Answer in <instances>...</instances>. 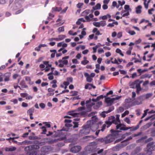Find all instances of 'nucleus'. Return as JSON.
<instances>
[{
    "label": "nucleus",
    "mask_w": 155,
    "mask_h": 155,
    "mask_svg": "<svg viewBox=\"0 0 155 155\" xmlns=\"http://www.w3.org/2000/svg\"><path fill=\"white\" fill-rule=\"evenodd\" d=\"M89 61L87 60H84L81 61V64L83 65H85L88 63Z\"/></svg>",
    "instance_id": "nucleus-44"
},
{
    "label": "nucleus",
    "mask_w": 155,
    "mask_h": 155,
    "mask_svg": "<svg viewBox=\"0 0 155 155\" xmlns=\"http://www.w3.org/2000/svg\"><path fill=\"white\" fill-rule=\"evenodd\" d=\"M64 27L62 26L61 27H60L58 29V31L60 33L61 32L64 31Z\"/></svg>",
    "instance_id": "nucleus-38"
},
{
    "label": "nucleus",
    "mask_w": 155,
    "mask_h": 155,
    "mask_svg": "<svg viewBox=\"0 0 155 155\" xmlns=\"http://www.w3.org/2000/svg\"><path fill=\"white\" fill-rule=\"evenodd\" d=\"M142 8L141 5H138L136 8V12L137 14H140L141 12V9Z\"/></svg>",
    "instance_id": "nucleus-23"
},
{
    "label": "nucleus",
    "mask_w": 155,
    "mask_h": 155,
    "mask_svg": "<svg viewBox=\"0 0 155 155\" xmlns=\"http://www.w3.org/2000/svg\"><path fill=\"white\" fill-rule=\"evenodd\" d=\"M137 77V73L136 72H134L132 74L131 77L133 79Z\"/></svg>",
    "instance_id": "nucleus-61"
},
{
    "label": "nucleus",
    "mask_w": 155,
    "mask_h": 155,
    "mask_svg": "<svg viewBox=\"0 0 155 155\" xmlns=\"http://www.w3.org/2000/svg\"><path fill=\"white\" fill-rule=\"evenodd\" d=\"M108 113H107V111H104L101 112V117L104 118L106 117V114H107Z\"/></svg>",
    "instance_id": "nucleus-42"
},
{
    "label": "nucleus",
    "mask_w": 155,
    "mask_h": 155,
    "mask_svg": "<svg viewBox=\"0 0 155 155\" xmlns=\"http://www.w3.org/2000/svg\"><path fill=\"white\" fill-rule=\"evenodd\" d=\"M151 125V123H148L147 124L145 125L142 126L141 127V129L143 130H145L147 128H149Z\"/></svg>",
    "instance_id": "nucleus-21"
},
{
    "label": "nucleus",
    "mask_w": 155,
    "mask_h": 155,
    "mask_svg": "<svg viewBox=\"0 0 155 155\" xmlns=\"http://www.w3.org/2000/svg\"><path fill=\"white\" fill-rule=\"evenodd\" d=\"M147 70H142L141 69H138L137 70V71L140 74V75L142 73L146 71Z\"/></svg>",
    "instance_id": "nucleus-43"
},
{
    "label": "nucleus",
    "mask_w": 155,
    "mask_h": 155,
    "mask_svg": "<svg viewBox=\"0 0 155 155\" xmlns=\"http://www.w3.org/2000/svg\"><path fill=\"white\" fill-rule=\"evenodd\" d=\"M94 26L96 27H100V22H94L93 23Z\"/></svg>",
    "instance_id": "nucleus-37"
},
{
    "label": "nucleus",
    "mask_w": 155,
    "mask_h": 155,
    "mask_svg": "<svg viewBox=\"0 0 155 155\" xmlns=\"http://www.w3.org/2000/svg\"><path fill=\"white\" fill-rule=\"evenodd\" d=\"M132 101V99L130 98H129L128 99H126L125 100V102L126 103V104H127L128 105V104H127L131 102Z\"/></svg>",
    "instance_id": "nucleus-40"
},
{
    "label": "nucleus",
    "mask_w": 155,
    "mask_h": 155,
    "mask_svg": "<svg viewBox=\"0 0 155 155\" xmlns=\"http://www.w3.org/2000/svg\"><path fill=\"white\" fill-rule=\"evenodd\" d=\"M114 98L107 97L105 99V101L108 104H111L113 103L114 101Z\"/></svg>",
    "instance_id": "nucleus-16"
},
{
    "label": "nucleus",
    "mask_w": 155,
    "mask_h": 155,
    "mask_svg": "<svg viewBox=\"0 0 155 155\" xmlns=\"http://www.w3.org/2000/svg\"><path fill=\"white\" fill-rule=\"evenodd\" d=\"M116 52L119 54L121 56H123L124 54L122 53L121 51L119 48H117L116 50Z\"/></svg>",
    "instance_id": "nucleus-36"
},
{
    "label": "nucleus",
    "mask_w": 155,
    "mask_h": 155,
    "mask_svg": "<svg viewBox=\"0 0 155 155\" xmlns=\"http://www.w3.org/2000/svg\"><path fill=\"white\" fill-rule=\"evenodd\" d=\"M95 113L94 112H91L88 115V116L90 117L92 116V120L94 122H96L97 120V118L96 116H94Z\"/></svg>",
    "instance_id": "nucleus-12"
},
{
    "label": "nucleus",
    "mask_w": 155,
    "mask_h": 155,
    "mask_svg": "<svg viewBox=\"0 0 155 155\" xmlns=\"http://www.w3.org/2000/svg\"><path fill=\"white\" fill-rule=\"evenodd\" d=\"M81 149V147L80 146H74L71 147L70 149V151L75 153L79 152Z\"/></svg>",
    "instance_id": "nucleus-8"
},
{
    "label": "nucleus",
    "mask_w": 155,
    "mask_h": 155,
    "mask_svg": "<svg viewBox=\"0 0 155 155\" xmlns=\"http://www.w3.org/2000/svg\"><path fill=\"white\" fill-rule=\"evenodd\" d=\"M67 132H63L62 130L60 132V137L57 140H62L66 139Z\"/></svg>",
    "instance_id": "nucleus-9"
},
{
    "label": "nucleus",
    "mask_w": 155,
    "mask_h": 155,
    "mask_svg": "<svg viewBox=\"0 0 155 155\" xmlns=\"http://www.w3.org/2000/svg\"><path fill=\"white\" fill-rule=\"evenodd\" d=\"M84 109H85V107H80L78 108L77 110L78 111H81L84 110Z\"/></svg>",
    "instance_id": "nucleus-62"
},
{
    "label": "nucleus",
    "mask_w": 155,
    "mask_h": 155,
    "mask_svg": "<svg viewBox=\"0 0 155 155\" xmlns=\"http://www.w3.org/2000/svg\"><path fill=\"white\" fill-rule=\"evenodd\" d=\"M96 141L98 142H100L101 143H105V137L104 138H99L96 139Z\"/></svg>",
    "instance_id": "nucleus-32"
},
{
    "label": "nucleus",
    "mask_w": 155,
    "mask_h": 155,
    "mask_svg": "<svg viewBox=\"0 0 155 155\" xmlns=\"http://www.w3.org/2000/svg\"><path fill=\"white\" fill-rule=\"evenodd\" d=\"M147 138V136H145L139 139V140L136 141V143H141L143 144L145 143L144 139H146Z\"/></svg>",
    "instance_id": "nucleus-13"
},
{
    "label": "nucleus",
    "mask_w": 155,
    "mask_h": 155,
    "mask_svg": "<svg viewBox=\"0 0 155 155\" xmlns=\"http://www.w3.org/2000/svg\"><path fill=\"white\" fill-rule=\"evenodd\" d=\"M154 143V142H152L147 144V148L145 150L147 152V154L149 153V154H152V152L155 150Z\"/></svg>",
    "instance_id": "nucleus-2"
},
{
    "label": "nucleus",
    "mask_w": 155,
    "mask_h": 155,
    "mask_svg": "<svg viewBox=\"0 0 155 155\" xmlns=\"http://www.w3.org/2000/svg\"><path fill=\"white\" fill-rule=\"evenodd\" d=\"M148 110H149L148 109H147L144 111V113L143 114V116L141 117V119H143V118L147 115V111Z\"/></svg>",
    "instance_id": "nucleus-50"
},
{
    "label": "nucleus",
    "mask_w": 155,
    "mask_h": 155,
    "mask_svg": "<svg viewBox=\"0 0 155 155\" xmlns=\"http://www.w3.org/2000/svg\"><path fill=\"white\" fill-rule=\"evenodd\" d=\"M118 25V22L117 21H115V22H113L112 23L109 24L107 25V27H113L114 26V25Z\"/></svg>",
    "instance_id": "nucleus-30"
},
{
    "label": "nucleus",
    "mask_w": 155,
    "mask_h": 155,
    "mask_svg": "<svg viewBox=\"0 0 155 155\" xmlns=\"http://www.w3.org/2000/svg\"><path fill=\"white\" fill-rule=\"evenodd\" d=\"M78 114H79L81 116H83L84 117H85L87 116V112L84 111H82L78 114L76 113L73 114V115L74 116H77Z\"/></svg>",
    "instance_id": "nucleus-18"
},
{
    "label": "nucleus",
    "mask_w": 155,
    "mask_h": 155,
    "mask_svg": "<svg viewBox=\"0 0 155 155\" xmlns=\"http://www.w3.org/2000/svg\"><path fill=\"white\" fill-rule=\"evenodd\" d=\"M99 22L100 23V26L104 27L106 25V22L105 21H102Z\"/></svg>",
    "instance_id": "nucleus-39"
},
{
    "label": "nucleus",
    "mask_w": 155,
    "mask_h": 155,
    "mask_svg": "<svg viewBox=\"0 0 155 155\" xmlns=\"http://www.w3.org/2000/svg\"><path fill=\"white\" fill-rule=\"evenodd\" d=\"M114 107L113 106H111L110 107L108 110L107 111V113H109L111 112V111H113L114 110Z\"/></svg>",
    "instance_id": "nucleus-49"
},
{
    "label": "nucleus",
    "mask_w": 155,
    "mask_h": 155,
    "mask_svg": "<svg viewBox=\"0 0 155 155\" xmlns=\"http://www.w3.org/2000/svg\"><path fill=\"white\" fill-rule=\"evenodd\" d=\"M20 84L21 86V88H24L28 87V86L26 85L25 82L24 80L22 81L20 83Z\"/></svg>",
    "instance_id": "nucleus-22"
},
{
    "label": "nucleus",
    "mask_w": 155,
    "mask_h": 155,
    "mask_svg": "<svg viewBox=\"0 0 155 155\" xmlns=\"http://www.w3.org/2000/svg\"><path fill=\"white\" fill-rule=\"evenodd\" d=\"M59 38L61 40H63L65 37V36L64 35H59L58 36Z\"/></svg>",
    "instance_id": "nucleus-57"
},
{
    "label": "nucleus",
    "mask_w": 155,
    "mask_h": 155,
    "mask_svg": "<svg viewBox=\"0 0 155 155\" xmlns=\"http://www.w3.org/2000/svg\"><path fill=\"white\" fill-rule=\"evenodd\" d=\"M28 152L27 154L28 155H36L37 154V152L34 150H31V151H26Z\"/></svg>",
    "instance_id": "nucleus-25"
},
{
    "label": "nucleus",
    "mask_w": 155,
    "mask_h": 155,
    "mask_svg": "<svg viewBox=\"0 0 155 155\" xmlns=\"http://www.w3.org/2000/svg\"><path fill=\"white\" fill-rule=\"evenodd\" d=\"M124 121L128 124H130V121L129 117H126L124 119Z\"/></svg>",
    "instance_id": "nucleus-47"
},
{
    "label": "nucleus",
    "mask_w": 155,
    "mask_h": 155,
    "mask_svg": "<svg viewBox=\"0 0 155 155\" xmlns=\"http://www.w3.org/2000/svg\"><path fill=\"white\" fill-rule=\"evenodd\" d=\"M101 5L100 3H97L96 5L93 7L92 8L94 10H99L101 8Z\"/></svg>",
    "instance_id": "nucleus-26"
},
{
    "label": "nucleus",
    "mask_w": 155,
    "mask_h": 155,
    "mask_svg": "<svg viewBox=\"0 0 155 155\" xmlns=\"http://www.w3.org/2000/svg\"><path fill=\"white\" fill-rule=\"evenodd\" d=\"M112 5L114 7H116L117 8H118L119 6V5H117V3L115 1H113L112 3Z\"/></svg>",
    "instance_id": "nucleus-48"
},
{
    "label": "nucleus",
    "mask_w": 155,
    "mask_h": 155,
    "mask_svg": "<svg viewBox=\"0 0 155 155\" xmlns=\"http://www.w3.org/2000/svg\"><path fill=\"white\" fill-rule=\"evenodd\" d=\"M83 5V3H79L77 5V7L78 8H80Z\"/></svg>",
    "instance_id": "nucleus-56"
},
{
    "label": "nucleus",
    "mask_w": 155,
    "mask_h": 155,
    "mask_svg": "<svg viewBox=\"0 0 155 155\" xmlns=\"http://www.w3.org/2000/svg\"><path fill=\"white\" fill-rule=\"evenodd\" d=\"M153 56V54H151L150 55H148L147 57V58L149 59H147V61H150L151 60V58H152V57Z\"/></svg>",
    "instance_id": "nucleus-52"
},
{
    "label": "nucleus",
    "mask_w": 155,
    "mask_h": 155,
    "mask_svg": "<svg viewBox=\"0 0 155 155\" xmlns=\"http://www.w3.org/2000/svg\"><path fill=\"white\" fill-rule=\"evenodd\" d=\"M81 98V97H79V96H77L74 97H72L70 99L72 101H74L76 100H79Z\"/></svg>",
    "instance_id": "nucleus-46"
},
{
    "label": "nucleus",
    "mask_w": 155,
    "mask_h": 155,
    "mask_svg": "<svg viewBox=\"0 0 155 155\" xmlns=\"http://www.w3.org/2000/svg\"><path fill=\"white\" fill-rule=\"evenodd\" d=\"M73 123L74 124V126H73L74 128H75L78 127V122H73Z\"/></svg>",
    "instance_id": "nucleus-55"
},
{
    "label": "nucleus",
    "mask_w": 155,
    "mask_h": 155,
    "mask_svg": "<svg viewBox=\"0 0 155 155\" xmlns=\"http://www.w3.org/2000/svg\"><path fill=\"white\" fill-rule=\"evenodd\" d=\"M153 140V139L152 137L149 138H148V139H147L146 140H145V143H147V142H149L150 141H151Z\"/></svg>",
    "instance_id": "nucleus-60"
},
{
    "label": "nucleus",
    "mask_w": 155,
    "mask_h": 155,
    "mask_svg": "<svg viewBox=\"0 0 155 155\" xmlns=\"http://www.w3.org/2000/svg\"><path fill=\"white\" fill-rule=\"evenodd\" d=\"M70 93L72 94L71 96H75L78 95V92L77 91H71L70 92Z\"/></svg>",
    "instance_id": "nucleus-35"
},
{
    "label": "nucleus",
    "mask_w": 155,
    "mask_h": 155,
    "mask_svg": "<svg viewBox=\"0 0 155 155\" xmlns=\"http://www.w3.org/2000/svg\"><path fill=\"white\" fill-rule=\"evenodd\" d=\"M73 78L72 77H68L67 78V80L68 82H69V83H71L73 81Z\"/></svg>",
    "instance_id": "nucleus-54"
},
{
    "label": "nucleus",
    "mask_w": 155,
    "mask_h": 155,
    "mask_svg": "<svg viewBox=\"0 0 155 155\" xmlns=\"http://www.w3.org/2000/svg\"><path fill=\"white\" fill-rule=\"evenodd\" d=\"M41 128L42 129L43 134H45V132L47 131L46 127L45 126H43Z\"/></svg>",
    "instance_id": "nucleus-53"
},
{
    "label": "nucleus",
    "mask_w": 155,
    "mask_h": 155,
    "mask_svg": "<svg viewBox=\"0 0 155 155\" xmlns=\"http://www.w3.org/2000/svg\"><path fill=\"white\" fill-rule=\"evenodd\" d=\"M92 84L88 83L85 85L84 88L86 89L91 90L92 88Z\"/></svg>",
    "instance_id": "nucleus-31"
},
{
    "label": "nucleus",
    "mask_w": 155,
    "mask_h": 155,
    "mask_svg": "<svg viewBox=\"0 0 155 155\" xmlns=\"http://www.w3.org/2000/svg\"><path fill=\"white\" fill-rule=\"evenodd\" d=\"M4 76L5 77L4 81H8L9 80V78L11 76V74L10 73H6L4 75Z\"/></svg>",
    "instance_id": "nucleus-15"
},
{
    "label": "nucleus",
    "mask_w": 155,
    "mask_h": 155,
    "mask_svg": "<svg viewBox=\"0 0 155 155\" xmlns=\"http://www.w3.org/2000/svg\"><path fill=\"white\" fill-rule=\"evenodd\" d=\"M140 126L139 125H137L136 127H128L129 129H130V131H133L136 130L139 128Z\"/></svg>",
    "instance_id": "nucleus-29"
},
{
    "label": "nucleus",
    "mask_w": 155,
    "mask_h": 155,
    "mask_svg": "<svg viewBox=\"0 0 155 155\" xmlns=\"http://www.w3.org/2000/svg\"><path fill=\"white\" fill-rule=\"evenodd\" d=\"M135 85V88L136 89V93L137 94H139L140 91L142 90L139 80L138 79L135 81L131 84V85Z\"/></svg>",
    "instance_id": "nucleus-4"
},
{
    "label": "nucleus",
    "mask_w": 155,
    "mask_h": 155,
    "mask_svg": "<svg viewBox=\"0 0 155 155\" xmlns=\"http://www.w3.org/2000/svg\"><path fill=\"white\" fill-rule=\"evenodd\" d=\"M84 76L86 77V81L87 82H91L92 80V79L89 74L87 73H85L84 74Z\"/></svg>",
    "instance_id": "nucleus-14"
},
{
    "label": "nucleus",
    "mask_w": 155,
    "mask_h": 155,
    "mask_svg": "<svg viewBox=\"0 0 155 155\" xmlns=\"http://www.w3.org/2000/svg\"><path fill=\"white\" fill-rule=\"evenodd\" d=\"M114 116H111L108 118V120L105 122V123L106 125H107V128L109 127L112 123L114 124Z\"/></svg>",
    "instance_id": "nucleus-7"
},
{
    "label": "nucleus",
    "mask_w": 155,
    "mask_h": 155,
    "mask_svg": "<svg viewBox=\"0 0 155 155\" xmlns=\"http://www.w3.org/2000/svg\"><path fill=\"white\" fill-rule=\"evenodd\" d=\"M46 149H48L47 147L44 146L42 147L41 149V150L42 152H45L46 151L45 150Z\"/></svg>",
    "instance_id": "nucleus-51"
},
{
    "label": "nucleus",
    "mask_w": 155,
    "mask_h": 155,
    "mask_svg": "<svg viewBox=\"0 0 155 155\" xmlns=\"http://www.w3.org/2000/svg\"><path fill=\"white\" fill-rule=\"evenodd\" d=\"M116 129H120V130H126L129 129L128 127H125V126L120 123L117 125L116 126Z\"/></svg>",
    "instance_id": "nucleus-10"
},
{
    "label": "nucleus",
    "mask_w": 155,
    "mask_h": 155,
    "mask_svg": "<svg viewBox=\"0 0 155 155\" xmlns=\"http://www.w3.org/2000/svg\"><path fill=\"white\" fill-rule=\"evenodd\" d=\"M94 17L93 14H90L89 16H86L84 18L86 20V21L90 22L91 21V18H92Z\"/></svg>",
    "instance_id": "nucleus-19"
},
{
    "label": "nucleus",
    "mask_w": 155,
    "mask_h": 155,
    "mask_svg": "<svg viewBox=\"0 0 155 155\" xmlns=\"http://www.w3.org/2000/svg\"><path fill=\"white\" fill-rule=\"evenodd\" d=\"M61 51H62V53L63 54H64L66 53L67 51V50L66 49H64L63 48H61L59 49L58 51V52H60Z\"/></svg>",
    "instance_id": "nucleus-45"
},
{
    "label": "nucleus",
    "mask_w": 155,
    "mask_h": 155,
    "mask_svg": "<svg viewBox=\"0 0 155 155\" xmlns=\"http://www.w3.org/2000/svg\"><path fill=\"white\" fill-rule=\"evenodd\" d=\"M132 47H130L129 49L126 51V54L129 55H130L131 54V50L132 49Z\"/></svg>",
    "instance_id": "nucleus-41"
},
{
    "label": "nucleus",
    "mask_w": 155,
    "mask_h": 155,
    "mask_svg": "<svg viewBox=\"0 0 155 155\" xmlns=\"http://www.w3.org/2000/svg\"><path fill=\"white\" fill-rule=\"evenodd\" d=\"M93 33H95L96 35H101L102 34H101L99 31L98 30V29L97 28H94L92 31Z\"/></svg>",
    "instance_id": "nucleus-20"
},
{
    "label": "nucleus",
    "mask_w": 155,
    "mask_h": 155,
    "mask_svg": "<svg viewBox=\"0 0 155 155\" xmlns=\"http://www.w3.org/2000/svg\"><path fill=\"white\" fill-rule=\"evenodd\" d=\"M51 52H53L52 53L51 55V58H53L54 57L55 53L57 52L56 50H50V51Z\"/></svg>",
    "instance_id": "nucleus-28"
},
{
    "label": "nucleus",
    "mask_w": 155,
    "mask_h": 155,
    "mask_svg": "<svg viewBox=\"0 0 155 155\" xmlns=\"http://www.w3.org/2000/svg\"><path fill=\"white\" fill-rule=\"evenodd\" d=\"M93 127L91 128L90 126L88 125H86L84 126L82 129L80 130V135H86L88 134L90 132V129L92 130Z\"/></svg>",
    "instance_id": "nucleus-3"
},
{
    "label": "nucleus",
    "mask_w": 155,
    "mask_h": 155,
    "mask_svg": "<svg viewBox=\"0 0 155 155\" xmlns=\"http://www.w3.org/2000/svg\"><path fill=\"white\" fill-rule=\"evenodd\" d=\"M148 74H146L142 75L140 77V79H144L148 77Z\"/></svg>",
    "instance_id": "nucleus-63"
},
{
    "label": "nucleus",
    "mask_w": 155,
    "mask_h": 155,
    "mask_svg": "<svg viewBox=\"0 0 155 155\" xmlns=\"http://www.w3.org/2000/svg\"><path fill=\"white\" fill-rule=\"evenodd\" d=\"M53 74V73L52 72H50L48 74V79L49 80H51L54 79V76L52 75Z\"/></svg>",
    "instance_id": "nucleus-33"
},
{
    "label": "nucleus",
    "mask_w": 155,
    "mask_h": 155,
    "mask_svg": "<svg viewBox=\"0 0 155 155\" xmlns=\"http://www.w3.org/2000/svg\"><path fill=\"white\" fill-rule=\"evenodd\" d=\"M39 148V146L38 145H32L26 147L25 150L26 151H31L33 150H37Z\"/></svg>",
    "instance_id": "nucleus-5"
},
{
    "label": "nucleus",
    "mask_w": 155,
    "mask_h": 155,
    "mask_svg": "<svg viewBox=\"0 0 155 155\" xmlns=\"http://www.w3.org/2000/svg\"><path fill=\"white\" fill-rule=\"evenodd\" d=\"M110 131L112 133L111 134L105 137V144L110 143L113 141L119 136L118 133L119 131L115 130L113 129L111 130Z\"/></svg>",
    "instance_id": "nucleus-1"
},
{
    "label": "nucleus",
    "mask_w": 155,
    "mask_h": 155,
    "mask_svg": "<svg viewBox=\"0 0 155 155\" xmlns=\"http://www.w3.org/2000/svg\"><path fill=\"white\" fill-rule=\"evenodd\" d=\"M120 116V115L117 114L116 115V118H115V117H114V119L113 120H114V124L117 125L119 124L120 123V121L119 119Z\"/></svg>",
    "instance_id": "nucleus-11"
},
{
    "label": "nucleus",
    "mask_w": 155,
    "mask_h": 155,
    "mask_svg": "<svg viewBox=\"0 0 155 155\" xmlns=\"http://www.w3.org/2000/svg\"><path fill=\"white\" fill-rule=\"evenodd\" d=\"M34 109L31 108L29 109L27 111V113L28 114H33L32 113L34 112Z\"/></svg>",
    "instance_id": "nucleus-34"
},
{
    "label": "nucleus",
    "mask_w": 155,
    "mask_h": 155,
    "mask_svg": "<svg viewBox=\"0 0 155 155\" xmlns=\"http://www.w3.org/2000/svg\"><path fill=\"white\" fill-rule=\"evenodd\" d=\"M128 33L131 35H134L136 34L135 31H129Z\"/></svg>",
    "instance_id": "nucleus-59"
},
{
    "label": "nucleus",
    "mask_w": 155,
    "mask_h": 155,
    "mask_svg": "<svg viewBox=\"0 0 155 155\" xmlns=\"http://www.w3.org/2000/svg\"><path fill=\"white\" fill-rule=\"evenodd\" d=\"M110 17L111 15L109 14H107L106 15L100 16L99 18V19L100 20L102 19L103 20H105L107 19L108 18H110Z\"/></svg>",
    "instance_id": "nucleus-17"
},
{
    "label": "nucleus",
    "mask_w": 155,
    "mask_h": 155,
    "mask_svg": "<svg viewBox=\"0 0 155 155\" xmlns=\"http://www.w3.org/2000/svg\"><path fill=\"white\" fill-rule=\"evenodd\" d=\"M16 149L15 147H7L5 148V150L6 151H13L15 150Z\"/></svg>",
    "instance_id": "nucleus-27"
},
{
    "label": "nucleus",
    "mask_w": 155,
    "mask_h": 155,
    "mask_svg": "<svg viewBox=\"0 0 155 155\" xmlns=\"http://www.w3.org/2000/svg\"><path fill=\"white\" fill-rule=\"evenodd\" d=\"M62 10V8L61 7H53L52 9V12H59Z\"/></svg>",
    "instance_id": "nucleus-24"
},
{
    "label": "nucleus",
    "mask_w": 155,
    "mask_h": 155,
    "mask_svg": "<svg viewBox=\"0 0 155 155\" xmlns=\"http://www.w3.org/2000/svg\"><path fill=\"white\" fill-rule=\"evenodd\" d=\"M97 147L96 145H90L87 146L85 149L86 150L90 153L94 152L96 151Z\"/></svg>",
    "instance_id": "nucleus-6"
},
{
    "label": "nucleus",
    "mask_w": 155,
    "mask_h": 155,
    "mask_svg": "<svg viewBox=\"0 0 155 155\" xmlns=\"http://www.w3.org/2000/svg\"><path fill=\"white\" fill-rule=\"evenodd\" d=\"M111 62L112 64H120V63H119L118 62L117 60H116V59L115 58L114 59V61H111Z\"/></svg>",
    "instance_id": "nucleus-58"
},
{
    "label": "nucleus",
    "mask_w": 155,
    "mask_h": 155,
    "mask_svg": "<svg viewBox=\"0 0 155 155\" xmlns=\"http://www.w3.org/2000/svg\"><path fill=\"white\" fill-rule=\"evenodd\" d=\"M102 8L104 10H106L108 8V6L106 4H104L102 6Z\"/></svg>",
    "instance_id": "nucleus-64"
}]
</instances>
